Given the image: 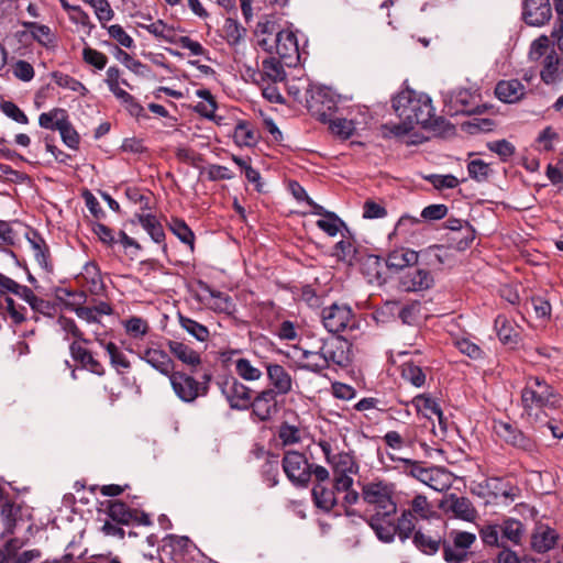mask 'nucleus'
I'll list each match as a JSON object with an SVG mask.
<instances>
[{
    "mask_svg": "<svg viewBox=\"0 0 563 563\" xmlns=\"http://www.w3.org/2000/svg\"><path fill=\"white\" fill-rule=\"evenodd\" d=\"M19 512V508L14 506V504L5 500L1 504L0 508V517L3 522V526L5 530L12 531L14 523H15V517Z\"/></svg>",
    "mask_w": 563,
    "mask_h": 563,
    "instance_id": "nucleus-62",
    "label": "nucleus"
},
{
    "mask_svg": "<svg viewBox=\"0 0 563 563\" xmlns=\"http://www.w3.org/2000/svg\"><path fill=\"white\" fill-rule=\"evenodd\" d=\"M521 401L528 416L533 409L559 408L562 399L541 377L529 376L521 393Z\"/></svg>",
    "mask_w": 563,
    "mask_h": 563,
    "instance_id": "nucleus-4",
    "label": "nucleus"
},
{
    "mask_svg": "<svg viewBox=\"0 0 563 563\" xmlns=\"http://www.w3.org/2000/svg\"><path fill=\"white\" fill-rule=\"evenodd\" d=\"M137 217V220L140 222V224L142 225V228L148 233V235L152 238V240L155 242V243H162L164 242L165 240V232H164V229L162 227V224L159 223V221L157 220V218L153 214H136Z\"/></svg>",
    "mask_w": 563,
    "mask_h": 563,
    "instance_id": "nucleus-36",
    "label": "nucleus"
},
{
    "mask_svg": "<svg viewBox=\"0 0 563 563\" xmlns=\"http://www.w3.org/2000/svg\"><path fill=\"white\" fill-rule=\"evenodd\" d=\"M179 322L180 325L198 341L205 342L208 340L209 330L203 324L183 316H179Z\"/></svg>",
    "mask_w": 563,
    "mask_h": 563,
    "instance_id": "nucleus-53",
    "label": "nucleus"
},
{
    "mask_svg": "<svg viewBox=\"0 0 563 563\" xmlns=\"http://www.w3.org/2000/svg\"><path fill=\"white\" fill-rule=\"evenodd\" d=\"M124 328L126 333L135 339H141L148 332V323L140 317L128 319Z\"/></svg>",
    "mask_w": 563,
    "mask_h": 563,
    "instance_id": "nucleus-57",
    "label": "nucleus"
},
{
    "mask_svg": "<svg viewBox=\"0 0 563 563\" xmlns=\"http://www.w3.org/2000/svg\"><path fill=\"white\" fill-rule=\"evenodd\" d=\"M69 353L71 358L80 364V367L87 369L98 376L104 374L103 365L93 357L92 353L84 347L77 341H73L69 344Z\"/></svg>",
    "mask_w": 563,
    "mask_h": 563,
    "instance_id": "nucleus-24",
    "label": "nucleus"
},
{
    "mask_svg": "<svg viewBox=\"0 0 563 563\" xmlns=\"http://www.w3.org/2000/svg\"><path fill=\"white\" fill-rule=\"evenodd\" d=\"M442 251V245H432L420 252L408 247H398L388 253L386 265L389 269L401 271L417 264L420 256L427 258L429 265H441L443 264Z\"/></svg>",
    "mask_w": 563,
    "mask_h": 563,
    "instance_id": "nucleus-5",
    "label": "nucleus"
},
{
    "mask_svg": "<svg viewBox=\"0 0 563 563\" xmlns=\"http://www.w3.org/2000/svg\"><path fill=\"white\" fill-rule=\"evenodd\" d=\"M285 70L280 60L269 57L262 63V76L273 82L283 81L285 79Z\"/></svg>",
    "mask_w": 563,
    "mask_h": 563,
    "instance_id": "nucleus-45",
    "label": "nucleus"
},
{
    "mask_svg": "<svg viewBox=\"0 0 563 563\" xmlns=\"http://www.w3.org/2000/svg\"><path fill=\"white\" fill-rule=\"evenodd\" d=\"M68 113L65 109L54 108L48 112H43L38 117V124L43 129L58 130L59 126L67 120Z\"/></svg>",
    "mask_w": 563,
    "mask_h": 563,
    "instance_id": "nucleus-37",
    "label": "nucleus"
},
{
    "mask_svg": "<svg viewBox=\"0 0 563 563\" xmlns=\"http://www.w3.org/2000/svg\"><path fill=\"white\" fill-rule=\"evenodd\" d=\"M140 27L146 30L157 38H162L168 43H176L174 29L167 25L163 20H157L151 24H140Z\"/></svg>",
    "mask_w": 563,
    "mask_h": 563,
    "instance_id": "nucleus-42",
    "label": "nucleus"
},
{
    "mask_svg": "<svg viewBox=\"0 0 563 563\" xmlns=\"http://www.w3.org/2000/svg\"><path fill=\"white\" fill-rule=\"evenodd\" d=\"M27 240L33 250V254H34V258H35L36 263L44 271L51 272L52 264L48 261L49 253H48V247H47L45 241L41 238V235L37 232H33L32 236H29Z\"/></svg>",
    "mask_w": 563,
    "mask_h": 563,
    "instance_id": "nucleus-35",
    "label": "nucleus"
},
{
    "mask_svg": "<svg viewBox=\"0 0 563 563\" xmlns=\"http://www.w3.org/2000/svg\"><path fill=\"white\" fill-rule=\"evenodd\" d=\"M82 276L90 284V291L98 292L102 288V278L96 263H87L84 267Z\"/></svg>",
    "mask_w": 563,
    "mask_h": 563,
    "instance_id": "nucleus-56",
    "label": "nucleus"
},
{
    "mask_svg": "<svg viewBox=\"0 0 563 563\" xmlns=\"http://www.w3.org/2000/svg\"><path fill=\"white\" fill-rule=\"evenodd\" d=\"M311 494L314 505L325 512L331 511L338 503L334 490L323 484H316Z\"/></svg>",
    "mask_w": 563,
    "mask_h": 563,
    "instance_id": "nucleus-34",
    "label": "nucleus"
},
{
    "mask_svg": "<svg viewBox=\"0 0 563 563\" xmlns=\"http://www.w3.org/2000/svg\"><path fill=\"white\" fill-rule=\"evenodd\" d=\"M405 464V473L420 481L437 492H441L449 486V476L438 467H424L422 463L401 459Z\"/></svg>",
    "mask_w": 563,
    "mask_h": 563,
    "instance_id": "nucleus-11",
    "label": "nucleus"
},
{
    "mask_svg": "<svg viewBox=\"0 0 563 563\" xmlns=\"http://www.w3.org/2000/svg\"><path fill=\"white\" fill-rule=\"evenodd\" d=\"M322 322L331 333H339L355 328V317L347 305L333 303L322 309Z\"/></svg>",
    "mask_w": 563,
    "mask_h": 563,
    "instance_id": "nucleus-13",
    "label": "nucleus"
},
{
    "mask_svg": "<svg viewBox=\"0 0 563 563\" xmlns=\"http://www.w3.org/2000/svg\"><path fill=\"white\" fill-rule=\"evenodd\" d=\"M523 533L525 528L521 521L514 518H507L503 520V522L500 523L503 548L507 547V542H511L512 544H519Z\"/></svg>",
    "mask_w": 563,
    "mask_h": 563,
    "instance_id": "nucleus-31",
    "label": "nucleus"
},
{
    "mask_svg": "<svg viewBox=\"0 0 563 563\" xmlns=\"http://www.w3.org/2000/svg\"><path fill=\"white\" fill-rule=\"evenodd\" d=\"M265 367L267 378L276 395H288L292 390L294 380L286 368L277 363H267Z\"/></svg>",
    "mask_w": 563,
    "mask_h": 563,
    "instance_id": "nucleus-23",
    "label": "nucleus"
},
{
    "mask_svg": "<svg viewBox=\"0 0 563 563\" xmlns=\"http://www.w3.org/2000/svg\"><path fill=\"white\" fill-rule=\"evenodd\" d=\"M411 402L415 406L417 412L421 413L427 419H432L433 417H437L441 431L445 432L446 423L443 417V412L439 404L432 397L424 394H420L416 396Z\"/></svg>",
    "mask_w": 563,
    "mask_h": 563,
    "instance_id": "nucleus-26",
    "label": "nucleus"
},
{
    "mask_svg": "<svg viewBox=\"0 0 563 563\" xmlns=\"http://www.w3.org/2000/svg\"><path fill=\"white\" fill-rule=\"evenodd\" d=\"M13 294L22 298L27 303L33 300L36 302V295L31 288L24 285H20L12 278L0 273V295Z\"/></svg>",
    "mask_w": 563,
    "mask_h": 563,
    "instance_id": "nucleus-30",
    "label": "nucleus"
},
{
    "mask_svg": "<svg viewBox=\"0 0 563 563\" xmlns=\"http://www.w3.org/2000/svg\"><path fill=\"white\" fill-rule=\"evenodd\" d=\"M329 122H330V129H331L332 133H334L335 135H338L344 140L352 136L355 131V125H354L353 121H351V120H347V119L332 120L331 119V121H329Z\"/></svg>",
    "mask_w": 563,
    "mask_h": 563,
    "instance_id": "nucleus-59",
    "label": "nucleus"
},
{
    "mask_svg": "<svg viewBox=\"0 0 563 563\" xmlns=\"http://www.w3.org/2000/svg\"><path fill=\"white\" fill-rule=\"evenodd\" d=\"M495 330L499 340L504 344H516L518 332L512 327V323L505 316H497L495 319Z\"/></svg>",
    "mask_w": 563,
    "mask_h": 563,
    "instance_id": "nucleus-40",
    "label": "nucleus"
},
{
    "mask_svg": "<svg viewBox=\"0 0 563 563\" xmlns=\"http://www.w3.org/2000/svg\"><path fill=\"white\" fill-rule=\"evenodd\" d=\"M60 133L63 142L70 148H77L79 144V135L73 128L69 119L59 126L57 130Z\"/></svg>",
    "mask_w": 563,
    "mask_h": 563,
    "instance_id": "nucleus-64",
    "label": "nucleus"
},
{
    "mask_svg": "<svg viewBox=\"0 0 563 563\" xmlns=\"http://www.w3.org/2000/svg\"><path fill=\"white\" fill-rule=\"evenodd\" d=\"M412 542L421 552L428 555H432L435 554L442 547L443 540L440 537L433 538L427 536L419 530L415 532Z\"/></svg>",
    "mask_w": 563,
    "mask_h": 563,
    "instance_id": "nucleus-38",
    "label": "nucleus"
},
{
    "mask_svg": "<svg viewBox=\"0 0 563 563\" xmlns=\"http://www.w3.org/2000/svg\"><path fill=\"white\" fill-rule=\"evenodd\" d=\"M205 382L199 383L192 376L183 372H174L169 376L173 390L179 399L185 402H192L199 396H206L208 393L209 375L203 376Z\"/></svg>",
    "mask_w": 563,
    "mask_h": 563,
    "instance_id": "nucleus-10",
    "label": "nucleus"
},
{
    "mask_svg": "<svg viewBox=\"0 0 563 563\" xmlns=\"http://www.w3.org/2000/svg\"><path fill=\"white\" fill-rule=\"evenodd\" d=\"M246 34V30L231 18L225 19L223 25V37L229 45H238Z\"/></svg>",
    "mask_w": 563,
    "mask_h": 563,
    "instance_id": "nucleus-44",
    "label": "nucleus"
},
{
    "mask_svg": "<svg viewBox=\"0 0 563 563\" xmlns=\"http://www.w3.org/2000/svg\"><path fill=\"white\" fill-rule=\"evenodd\" d=\"M474 99V93L466 88H460L443 93L445 108L451 115L473 112Z\"/></svg>",
    "mask_w": 563,
    "mask_h": 563,
    "instance_id": "nucleus-20",
    "label": "nucleus"
},
{
    "mask_svg": "<svg viewBox=\"0 0 563 563\" xmlns=\"http://www.w3.org/2000/svg\"><path fill=\"white\" fill-rule=\"evenodd\" d=\"M316 224L329 236H335L341 228L345 227V223L334 212L327 213V217L319 219Z\"/></svg>",
    "mask_w": 563,
    "mask_h": 563,
    "instance_id": "nucleus-54",
    "label": "nucleus"
},
{
    "mask_svg": "<svg viewBox=\"0 0 563 563\" xmlns=\"http://www.w3.org/2000/svg\"><path fill=\"white\" fill-rule=\"evenodd\" d=\"M470 177L476 181H484L488 178L490 167L482 159H473L467 165Z\"/></svg>",
    "mask_w": 563,
    "mask_h": 563,
    "instance_id": "nucleus-61",
    "label": "nucleus"
},
{
    "mask_svg": "<svg viewBox=\"0 0 563 563\" xmlns=\"http://www.w3.org/2000/svg\"><path fill=\"white\" fill-rule=\"evenodd\" d=\"M559 537L555 529L548 525L539 523L531 536V547L539 553H545L556 545Z\"/></svg>",
    "mask_w": 563,
    "mask_h": 563,
    "instance_id": "nucleus-25",
    "label": "nucleus"
},
{
    "mask_svg": "<svg viewBox=\"0 0 563 563\" xmlns=\"http://www.w3.org/2000/svg\"><path fill=\"white\" fill-rule=\"evenodd\" d=\"M426 179L432 184L437 189H452L457 187L459 179L454 175H437L432 174L426 177Z\"/></svg>",
    "mask_w": 563,
    "mask_h": 563,
    "instance_id": "nucleus-63",
    "label": "nucleus"
},
{
    "mask_svg": "<svg viewBox=\"0 0 563 563\" xmlns=\"http://www.w3.org/2000/svg\"><path fill=\"white\" fill-rule=\"evenodd\" d=\"M394 493V484L384 481L367 483L362 488L363 500L371 507L372 512L368 525L373 530L378 528L384 537H389L391 531L385 520L397 512V505L393 498Z\"/></svg>",
    "mask_w": 563,
    "mask_h": 563,
    "instance_id": "nucleus-3",
    "label": "nucleus"
},
{
    "mask_svg": "<svg viewBox=\"0 0 563 563\" xmlns=\"http://www.w3.org/2000/svg\"><path fill=\"white\" fill-rule=\"evenodd\" d=\"M356 254V249L350 240H341L334 246V255L345 263L352 264Z\"/></svg>",
    "mask_w": 563,
    "mask_h": 563,
    "instance_id": "nucleus-58",
    "label": "nucleus"
},
{
    "mask_svg": "<svg viewBox=\"0 0 563 563\" xmlns=\"http://www.w3.org/2000/svg\"><path fill=\"white\" fill-rule=\"evenodd\" d=\"M221 394L233 410H247L251 406L252 390L235 377H224L218 382Z\"/></svg>",
    "mask_w": 563,
    "mask_h": 563,
    "instance_id": "nucleus-14",
    "label": "nucleus"
},
{
    "mask_svg": "<svg viewBox=\"0 0 563 563\" xmlns=\"http://www.w3.org/2000/svg\"><path fill=\"white\" fill-rule=\"evenodd\" d=\"M233 139L239 146H253L257 141L255 131L245 121H240L235 125Z\"/></svg>",
    "mask_w": 563,
    "mask_h": 563,
    "instance_id": "nucleus-43",
    "label": "nucleus"
},
{
    "mask_svg": "<svg viewBox=\"0 0 563 563\" xmlns=\"http://www.w3.org/2000/svg\"><path fill=\"white\" fill-rule=\"evenodd\" d=\"M235 372L245 380H258L262 377L261 369L253 366L247 358H239L235 361Z\"/></svg>",
    "mask_w": 563,
    "mask_h": 563,
    "instance_id": "nucleus-55",
    "label": "nucleus"
},
{
    "mask_svg": "<svg viewBox=\"0 0 563 563\" xmlns=\"http://www.w3.org/2000/svg\"><path fill=\"white\" fill-rule=\"evenodd\" d=\"M316 350H300L297 367L314 374L333 367H346L351 362V343L342 336L321 339Z\"/></svg>",
    "mask_w": 563,
    "mask_h": 563,
    "instance_id": "nucleus-2",
    "label": "nucleus"
},
{
    "mask_svg": "<svg viewBox=\"0 0 563 563\" xmlns=\"http://www.w3.org/2000/svg\"><path fill=\"white\" fill-rule=\"evenodd\" d=\"M479 537L486 545L503 548L500 523H489L481 527Z\"/></svg>",
    "mask_w": 563,
    "mask_h": 563,
    "instance_id": "nucleus-50",
    "label": "nucleus"
},
{
    "mask_svg": "<svg viewBox=\"0 0 563 563\" xmlns=\"http://www.w3.org/2000/svg\"><path fill=\"white\" fill-rule=\"evenodd\" d=\"M434 278L430 271L424 268H415L404 273L399 278V288L407 292L422 291L431 288Z\"/></svg>",
    "mask_w": 563,
    "mask_h": 563,
    "instance_id": "nucleus-21",
    "label": "nucleus"
},
{
    "mask_svg": "<svg viewBox=\"0 0 563 563\" xmlns=\"http://www.w3.org/2000/svg\"><path fill=\"white\" fill-rule=\"evenodd\" d=\"M279 30V24L277 23V19L272 14H266L261 16L256 24L255 35L264 36L269 38V36H276Z\"/></svg>",
    "mask_w": 563,
    "mask_h": 563,
    "instance_id": "nucleus-51",
    "label": "nucleus"
},
{
    "mask_svg": "<svg viewBox=\"0 0 563 563\" xmlns=\"http://www.w3.org/2000/svg\"><path fill=\"white\" fill-rule=\"evenodd\" d=\"M57 324L63 332H65V339H68V335L74 338V341H77L78 343H86L88 344L90 341L85 338L84 332L78 328L76 322L68 317L59 316L57 319Z\"/></svg>",
    "mask_w": 563,
    "mask_h": 563,
    "instance_id": "nucleus-46",
    "label": "nucleus"
},
{
    "mask_svg": "<svg viewBox=\"0 0 563 563\" xmlns=\"http://www.w3.org/2000/svg\"><path fill=\"white\" fill-rule=\"evenodd\" d=\"M552 18L550 0H523L522 19L531 26L545 25Z\"/></svg>",
    "mask_w": 563,
    "mask_h": 563,
    "instance_id": "nucleus-18",
    "label": "nucleus"
},
{
    "mask_svg": "<svg viewBox=\"0 0 563 563\" xmlns=\"http://www.w3.org/2000/svg\"><path fill=\"white\" fill-rule=\"evenodd\" d=\"M305 102L308 110L323 122L331 121L338 103L334 93L325 87L307 88Z\"/></svg>",
    "mask_w": 563,
    "mask_h": 563,
    "instance_id": "nucleus-8",
    "label": "nucleus"
},
{
    "mask_svg": "<svg viewBox=\"0 0 563 563\" xmlns=\"http://www.w3.org/2000/svg\"><path fill=\"white\" fill-rule=\"evenodd\" d=\"M258 44L266 52L276 53L287 64H291L299 57L297 37L289 30L278 31L273 38L263 37Z\"/></svg>",
    "mask_w": 563,
    "mask_h": 563,
    "instance_id": "nucleus-9",
    "label": "nucleus"
},
{
    "mask_svg": "<svg viewBox=\"0 0 563 563\" xmlns=\"http://www.w3.org/2000/svg\"><path fill=\"white\" fill-rule=\"evenodd\" d=\"M168 347L170 353L184 364L190 367H197L201 363L199 353L192 350L189 345L178 342L169 341Z\"/></svg>",
    "mask_w": 563,
    "mask_h": 563,
    "instance_id": "nucleus-32",
    "label": "nucleus"
},
{
    "mask_svg": "<svg viewBox=\"0 0 563 563\" xmlns=\"http://www.w3.org/2000/svg\"><path fill=\"white\" fill-rule=\"evenodd\" d=\"M319 446L324 454L325 461L331 465L335 477L351 476L358 471V465L351 452L333 453L332 446L328 441H321Z\"/></svg>",
    "mask_w": 563,
    "mask_h": 563,
    "instance_id": "nucleus-15",
    "label": "nucleus"
},
{
    "mask_svg": "<svg viewBox=\"0 0 563 563\" xmlns=\"http://www.w3.org/2000/svg\"><path fill=\"white\" fill-rule=\"evenodd\" d=\"M548 48L549 38L547 36H541L533 41L530 55L534 59L545 55L541 70V78L545 84L550 85L555 84L562 78L563 69L561 68V62L558 54L554 51L547 54Z\"/></svg>",
    "mask_w": 563,
    "mask_h": 563,
    "instance_id": "nucleus-7",
    "label": "nucleus"
},
{
    "mask_svg": "<svg viewBox=\"0 0 563 563\" xmlns=\"http://www.w3.org/2000/svg\"><path fill=\"white\" fill-rule=\"evenodd\" d=\"M277 395L273 389H264L251 399L252 415L260 421H268L278 412Z\"/></svg>",
    "mask_w": 563,
    "mask_h": 563,
    "instance_id": "nucleus-19",
    "label": "nucleus"
},
{
    "mask_svg": "<svg viewBox=\"0 0 563 563\" xmlns=\"http://www.w3.org/2000/svg\"><path fill=\"white\" fill-rule=\"evenodd\" d=\"M476 542L472 532L452 530L443 540V560L446 563H466L472 555L471 547Z\"/></svg>",
    "mask_w": 563,
    "mask_h": 563,
    "instance_id": "nucleus-6",
    "label": "nucleus"
},
{
    "mask_svg": "<svg viewBox=\"0 0 563 563\" xmlns=\"http://www.w3.org/2000/svg\"><path fill=\"white\" fill-rule=\"evenodd\" d=\"M401 377L416 387H421L426 382V375L421 367L412 362H404L400 366Z\"/></svg>",
    "mask_w": 563,
    "mask_h": 563,
    "instance_id": "nucleus-47",
    "label": "nucleus"
},
{
    "mask_svg": "<svg viewBox=\"0 0 563 563\" xmlns=\"http://www.w3.org/2000/svg\"><path fill=\"white\" fill-rule=\"evenodd\" d=\"M416 519L429 520L437 516L431 503L424 495H416L409 503V508L405 509Z\"/></svg>",
    "mask_w": 563,
    "mask_h": 563,
    "instance_id": "nucleus-33",
    "label": "nucleus"
},
{
    "mask_svg": "<svg viewBox=\"0 0 563 563\" xmlns=\"http://www.w3.org/2000/svg\"><path fill=\"white\" fill-rule=\"evenodd\" d=\"M52 78L60 88L79 92L81 96H85L88 92V89L79 80L67 74L55 71L52 74Z\"/></svg>",
    "mask_w": 563,
    "mask_h": 563,
    "instance_id": "nucleus-49",
    "label": "nucleus"
},
{
    "mask_svg": "<svg viewBox=\"0 0 563 563\" xmlns=\"http://www.w3.org/2000/svg\"><path fill=\"white\" fill-rule=\"evenodd\" d=\"M141 358L165 376L169 377L174 373V362L163 350L146 349Z\"/></svg>",
    "mask_w": 563,
    "mask_h": 563,
    "instance_id": "nucleus-28",
    "label": "nucleus"
},
{
    "mask_svg": "<svg viewBox=\"0 0 563 563\" xmlns=\"http://www.w3.org/2000/svg\"><path fill=\"white\" fill-rule=\"evenodd\" d=\"M109 517L122 525H129L133 519V511L122 501H111L108 509Z\"/></svg>",
    "mask_w": 563,
    "mask_h": 563,
    "instance_id": "nucleus-48",
    "label": "nucleus"
},
{
    "mask_svg": "<svg viewBox=\"0 0 563 563\" xmlns=\"http://www.w3.org/2000/svg\"><path fill=\"white\" fill-rule=\"evenodd\" d=\"M445 227L451 231H462V230L465 231V235L459 242L460 250L467 247L471 244V242L474 240V234H473L471 227L468 225L467 222H465L463 220L450 218L446 220Z\"/></svg>",
    "mask_w": 563,
    "mask_h": 563,
    "instance_id": "nucleus-52",
    "label": "nucleus"
},
{
    "mask_svg": "<svg viewBox=\"0 0 563 563\" xmlns=\"http://www.w3.org/2000/svg\"><path fill=\"white\" fill-rule=\"evenodd\" d=\"M282 465L292 485L301 488L308 487L310 463L303 453L298 451L285 452Z\"/></svg>",
    "mask_w": 563,
    "mask_h": 563,
    "instance_id": "nucleus-12",
    "label": "nucleus"
},
{
    "mask_svg": "<svg viewBox=\"0 0 563 563\" xmlns=\"http://www.w3.org/2000/svg\"><path fill=\"white\" fill-rule=\"evenodd\" d=\"M353 478L351 476L343 475L342 477H335L334 478V489L336 492H343L345 493L343 498V505L345 507L352 506L356 504V501L360 498V495L356 490L352 489L353 486Z\"/></svg>",
    "mask_w": 563,
    "mask_h": 563,
    "instance_id": "nucleus-41",
    "label": "nucleus"
},
{
    "mask_svg": "<svg viewBox=\"0 0 563 563\" xmlns=\"http://www.w3.org/2000/svg\"><path fill=\"white\" fill-rule=\"evenodd\" d=\"M393 108L401 120L400 123L388 126L389 132L395 136L406 135L416 125L439 133H449L454 130L445 119L434 115L431 98L423 92L404 89L394 98Z\"/></svg>",
    "mask_w": 563,
    "mask_h": 563,
    "instance_id": "nucleus-1",
    "label": "nucleus"
},
{
    "mask_svg": "<svg viewBox=\"0 0 563 563\" xmlns=\"http://www.w3.org/2000/svg\"><path fill=\"white\" fill-rule=\"evenodd\" d=\"M168 227L184 244L189 246L191 252L195 250V233L183 219L172 218Z\"/></svg>",
    "mask_w": 563,
    "mask_h": 563,
    "instance_id": "nucleus-39",
    "label": "nucleus"
},
{
    "mask_svg": "<svg viewBox=\"0 0 563 563\" xmlns=\"http://www.w3.org/2000/svg\"><path fill=\"white\" fill-rule=\"evenodd\" d=\"M413 518L409 511L405 509L401 511L400 517L397 519V522L394 520V516L388 517V520H385L387 525L390 526L391 531L389 537H384L383 532L378 528H375L374 531L379 540L383 542H391L395 539V536H398L400 541L405 542L410 539L415 534L416 523Z\"/></svg>",
    "mask_w": 563,
    "mask_h": 563,
    "instance_id": "nucleus-17",
    "label": "nucleus"
},
{
    "mask_svg": "<svg viewBox=\"0 0 563 563\" xmlns=\"http://www.w3.org/2000/svg\"><path fill=\"white\" fill-rule=\"evenodd\" d=\"M493 430L495 434L507 444L526 452H532L534 450V442L510 422L495 420Z\"/></svg>",
    "mask_w": 563,
    "mask_h": 563,
    "instance_id": "nucleus-16",
    "label": "nucleus"
},
{
    "mask_svg": "<svg viewBox=\"0 0 563 563\" xmlns=\"http://www.w3.org/2000/svg\"><path fill=\"white\" fill-rule=\"evenodd\" d=\"M526 92L525 86L517 79L501 80L495 88L496 97L506 103L519 101Z\"/></svg>",
    "mask_w": 563,
    "mask_h": 563,
    "instance_id": "nucleus-29",
    "label": "nucleus"
},
{
    "mask_svg": "<svg viewBox=\"0 0 563 563\" xmlns=\"http://www.w3.org/2000/svg\"><path fill=\"white\" fill-rule=\"evenodd\" d=\"M201 288L209 294L210 301L208 306L214 312L225 313L228 316H232L236 311V305L232 300V298L219 290L212 289L208 284L201 283Z\"/></svg>",
    "mask_w": 563,
    "mask_h": 563,
    "instance_id": "nucleus-27",
    "label": "nucleus"
},
{
    "mask_svg": "<svg viewBox=\"0 0 563 563\" xmlns=\"http://www.w3.org/2000/svg\"><path fill=\"white\" fill-rule=\"evenodd\" d=\"M441 507L446 511H452L456 518L470 522L474 521L477 516V511L471 500L456 494L446 495L441 501Z\"/></svg>",
    "mask_w": 563,
    "mask_h": 563,
    "instance_id": "nucleus-22",
    "label": "nucleus"
},
{
    "mask_svg": "<svg viewBox=\"0 0 563 563\" xmlns=\"http://www.w3.org/2000/svg\"><path fill=\"white\" fill-rule=\"evenodd\" d=\"M85 1L95 9L96 15H97L98 20L100 21V23L102 24V26H104V22H108L113 18L114 12L111 9L108 0H85Z\"/></svg>",
    "mask_w": 563,
    "mask_h": 563,
    "instance_id": "nucleus-60",
    "label": "nucleus"
}]
</instances>
